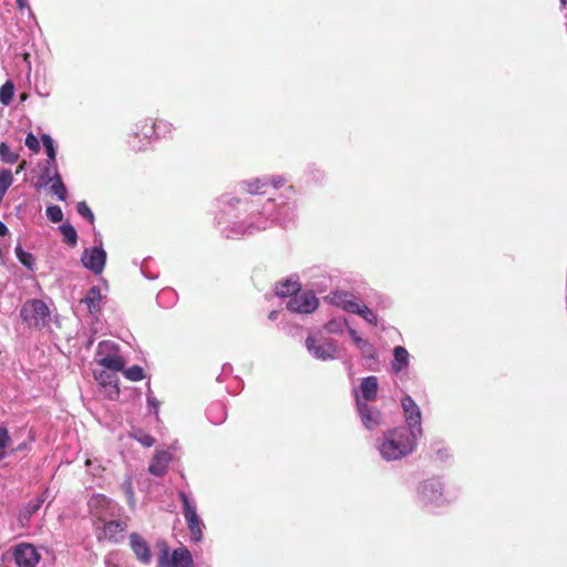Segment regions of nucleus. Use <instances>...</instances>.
Listing matches in <instances>:
<instances>
[{
    "mask_svg": "<svg viewBox=\"0 0 567 567\" xmlns=\"http://www.w3.org/2000/svg\"><path fill=\"white\" fill-rule=\"evenodd\" d=\"M8 231L7 226L0 220V236H4Z\"/></svg>",
    "mask_w": 567,
    "mask_h": 567,
    "instance_id": "de8ad7c7",
    "label": "nucleus"
},
{
    "mask_svg": "<svg viewBox=\"0 0 567 567\" xmlns=\"http://www.w3.org/2000/svg\"><path fill=\"white\" fill-rule=\"evenodd\" d=\"M379 383L377 377L370 375L361 380L359 391H354L355 398L359 396L362 402L373 401L378 395Z\"/></svg>",
    "mask_w": 567,
    "mask_h": 567,
    "instance_id": "ddd939ff",
    "label": "nucleus"
},
{
    "mask_svg": "<svg viewBox=\"0 0 567 567\" xmlns=\"http://www.w3.org/2000/svg\"><path fill=\"white\" fill-rule=\"evenodd\" d=\"M277 219L278 220H281V217L280 216H277ZM285 220V218H282V221Z\"/></svg>",
    "mask_w": 567,
    "mask_h": 567,
    "instance_id": "4d7b16f0",
    "label": "nucleus"
},
{
    "mask_svg": "<svg viewBox=\"0 0 567 567\" xmlns=\"http://www.w3.org/2000/svg\"><path fill=\"white\" fill-rule=\"evenodd\" d=\"M268 184L271 183L275 188L280 187L285 183V181L281 177H274L271 179L268 178Z\"/></svg>",
    "mask_w": 567,
    "mask_h": 567,
    "instance_id": "79ce46f5",
    "label": "nucleus"
},
{
    "mask_svg": "<svg viewBox=\"0 0 567 567\" xmlns=\"http://www.w3.org/2000/svg\"><path fill=\"white\" fill-rule=\"evenodd\" d=\"M330 300L333 305L351 313L359 311L361 306L352 293L346 291H336L331 293Z\"/></svg>",
    "mask_w": 567,
    "mask_h": 567,
    "instance_id": "4468645a",
    "label": "nucleus"
},
{
    "mask_svg": "<svg viewBox=\"0 0 567 567\" xmlns=\"http://www.w3.org/2000/svg\"><path fill=\"white\" fill-rule=\"evenodd\" d=\"M44 496L41 495V496H38L35 499H33L32 502H30L25 508L22 511L21 513V516L23 518H29L31 515H33L34 513H37L40 507L42 506V504L44 503Z\"/></svg>",
    "mask_w": 567,
    "mask_h": 567,
    "instance_id": "c85d7f7f",
    "label": "nucleus"
},
{
    "mask_svg": "<svg viewBox=\"0 0 567 567\" xmlns=\"http://www.w3.org/2000/svg\"><path fill=\"white\" fill-rule=\"evenodd\" d=\"M124 375L131 381H141L144 379V370L140 365H133L123 371Z\"/></svg>",
    "mask_w": 567,
    "mask_h": 567,
    "instance_id": "473e14b6",
    "label": "nucleus"
},
{
    "mask_svg": "<svg viewBox=\"0 0 567 567\" xmlns=\"http://www.w3.org/2000/svg\"><path fill=\"white\" fill-rule=\"evenodd\" d=\"M48 316L49 309L47 305L39 299L27 301L20 310L22 321L30 327L43 326Z\"/></svg>",
    "mask_w": 567,
    "mask_h": 567,
    "instance_id": "20e7f679",
    "label": "nucleus"
},
{
    "mask_svg": "<svg viewBox=\"0 0 567 567\" xmlns=\"http://www.w3.org/2000/svg\"><path fill=\"white\" fill-rule=\"evenodd\" d=\"M392 370L394 373H400L409 365V352L404 347L398 346L393 349Z\"/></svg>",
    "mask_w": 567,
    "mask_h": 567,
    "instance_id": "f3484780",
    "label": "nucleus"
},
{
    "mask_svg": "<svg viewBox=\"0 0 567 567\" xmlns=\"http://www.w3.org/2000/svg\"><path fill=\"white\" fill-rule=\"evenodd\" d=\"M81 261L82 265L93 274H102L106 262V251L103 249L102 243L100 241L95 247L85 248Z\"/></svg>",
    "mask_w": 567,
    "mask_h": 567,
    "instance_id": "6e6552de",
    "label": "nucleus"
},
{
    "mask_svg": "<svg viewBox=\"0 0 567 567\" xmlns=\"http://www.w3.org/2000/svg\"><path fill=\"white\" fill-rule=\"evenodd\" d=\"M420 440L405 427H393L380 435L374 443L380 457L386 462L402 460L412 454Z\"/></svg>",
    "mask_w": 567,
    "mask_h": 567,
    "instance_id": "f257e3e1",
    "label": "nucleus"
},
{
    "mask_svg": "<svg viewBox=\"0 0 567 567\" xmlns=\"http://www.w3.org/2000/svg\"><path fill=\"white\" fill-rule=\"evenodd\" d=\"M179 498L183 503L184 516L190 533V538L196 543L200 542L203 538L204 524L196 513V506L184 492H179Z\"/></svg>",
    "mask_w": 567,
    "mask_h": 567,
    "instance_id": "39448f33",
    "label": "nucleus"
},
{
    "mask_svg": "<svg viewBox=\"0 0 567 567\" xmlns=\"http://www.w3.org/2000/svg\"><path fill=\"white\" fill-rule=\"evenodd\" d=\"M265 228H266V224H262V225H259V226L256 227V229H258V230L259 229H265Z\"/></svg>",
    "mask_w": 567,
    "mask_h": 567,
    "instance_id": "864d4df0",
    "label": "nucleus"
},
{
    "mask_svg": "<svg viewBox=\"0 0 567 567\" xmlns=\"http://www.w3.org/2000/svg\"><path fill=\"white\" fill-rule=\"evenodd\" d=\"M130 545L136 558L143 564H150L152 559L150 546L144 538L137 534H132Z\"/></svg>",
    "mask_w": 567,
    "mask_h": 567,
    "instance_id": "2eb2a0df",
    "label": "nucleus"
},
{
    "mask_svg": "<svg viewBox=\"0 0 567 567\" xmlns=\"http://www.w3.org/2000/svg\"><path fill=\"white\" fill-rule=\"evenodd\" d=\"M355 313L373 326H375L378 322L377 315L364 305H361L359 311H357Z\"/></svg>",
    "mask_w": 567,
    "mask_h": 567,
    "instance_id": "72a5a7b5",
    "label": "nucleus"
},
{
    "mask_svg": "<svg viewBox=\"0 0 567 567\" xmlns=\"http://www.w3.org/2000/svg\"><path fill=\"white\" fill-rule=\"evenodd\" d=\"M300 289V285L297 280L289 278L282 282H279L276 287V293L280 297L295 296Z\"/></svg>",
    "mask_w": 567,
    "mask_h": 567,
    "instance_id": "412c9836",
    "label": "nucleus"
},
{
    "mask_svg": "<svg viewBox=\"0 0 567 567\" xmlns=\"http://www.w3.org/2000/svg\"><path fill=\"white\" fill-rule=\"evenodd\" d=\"M41 140L48 155V165H54L56 153L53 140L48 134H43Z\"/></svg>",
    "mask_w": 567,
    "mask_h": 567,
    "instance_id": "393cba45",
    "label": "nucleus"
},
{
    "mask_svg": "<svg viewBox=\"0 0 567 567\" xmlns=\"http://www.w3.org/2000/svg\"><path fill=\"white\" fill-rule=\"evenodd\" d=\"M131 436L136 440L137 442H140L143 446H146V447H150L154 444V439L143 432L142 430L137 429V430H133V432L131 433Z\"/></svg>",
    "mask_w": 567,
    "mask_h": 567,
    "instance_id": "7c9ffc66",
    "label": "nucleus"
},
{
    "mask_svg": "<svg viewBox=\"0 0 567 567\" xmlns=\"http://www.w3.org/2000/svg\"><path fill=\"white\" fill-rule=\"evenodd\" d=\"M401 408L403 411L405 425H401L400 427H405L410 431V433H413L421 439L423 430L421 425L422 413L419 405L410 395H404L401 399Z\"/></svg>",
    "mask_w": 567,
    "mask_h": 567,
    "instance_id": "7ed1b4c3",
    "label": "nucleus"
},
{
    "mask_svg": "<svg viewBox=\"0 0 567 567\" xmlns=\"http://www.w3.org/2000/svg\"><path fill=\"white\" fill-rule=\"evenodd\" d=\"M346 326V321L332 319L324 324V330L329 333H341Z\"/></svg>",
    "mask_w": 567,
    "mask_h": 567,
    "instance_id": "f704fd0d",
    "label": "nucleus"
},
{
    "mask_svg": "<svg viewBox=\"0 0 567 567\" xmlns=\"http://www.w3.org/2000/svg\"><path fill=\"white\" fill-rule=\"evenodd\" d=\"M52 176H53V173L51 172L50 167L44 168L40 176V184L43 186L50 185L52 183V181H51Z\"/></svg>",
    "mask_w": 567,
    "mask_h": 567,
    "instance_id": "a19ab883",
    "label": "nucleus"
},
{
    "mask_svg": "<svg viewBox=\"0 0 567 567\" xmlns=\"http://www.w3.org/2000/svg\"><path fill=\"white\" fill-rule=\"evenodd\" d=\"M420 496L425 505L439 507L444 504L442 484L437 480H429L420 487Z\"/></svg>",
    "mask_w": 567,
    "mask_h": 567,
    "instance_id": "1a4fd4ad",
    "label": "nucleus"
},
{
    "mask_svg": "<svg viewBox=\"0 0 567 567\" xmlns=\"http://www.w3.org/2000/svg\"><path fill=\"white\" fill-rule=\"evenodd\" d=\"M45 213H47V217L52 223H59L63 219V213L59 206H55V205L48 206Z\"/></svg>",
    "mask_w": 567,
    "mask_h": 567,
    "instance_id": "c9c22d12",
    "label": "nucleus"
},
{
    "mask_svg": "<svg viewBox=\"0 0 567 567\" xmlns=\"http://www.w3.org/2000/svg\"><path fill=\"white\" fill-rule=\"evenodd\" d=\"M52 183L50 184V189L53 195L58 197L60 200L66 199V188L62 182V178L58 172L53 173L51 178Z\"/></svg>",
    "mask_w": 567,
    "mask_h": 567,
    "instance_id": "4be33fe9",
    "label": "nucleus"
},
{
    "mask_svg": "<svg viewBox=\"0 0 567 567\" xmlns=\"http://www.w3.org/2000/svg\"><path fill=\"white\" fill-rule=\"evenodd\" d=\"M14 94V85L11 81H7L0 87V103L3 105H9L12 101Z\"/></svg>",
    "mask_w": 567,
    "mask_h": 567,
    "instance_id": "cd10ccee",
    "label": "nucleus"
},
{
    "mask_svg": "<svg viewBox=\"0 0 567 567\" xmlns=\"http://www.w3.org/2000/svg\"><path fill=\"white\" fill-rule=\"evenodd\" d=\"M207 415L212 423L219 424L226 419L225 408L219 403L214 404L209 408Z\"/></svg>",
    "mask_w": 567,
    "mask_h": 567,
    "instance_id": "b1692460",
    "label": "nucleus"
},
{
    "mask_svg": "<svg viewBox=\"0 0 567 567\" xmlns=\"http://www.w3.org/2000/svg\"><path fill=\"white\" fill-rule=\"evenodd\" d=\"M110 501L103 495H95L89 501L91 512L99 518L102 516V509L110 506Z\"/></svg>",
    "mask_w": 567,
    "mask_h": 567,
    "instance_id": "5701e85b",
    "label": "nucleus"
},
{
    "mask_svg": "<svg viewBox=\"0 0 567 567\" xmlns=\"http://www.w3.org/2000/svg\"><path fill=\"white\" fill-rule=\"evenodd\" d=\"M0 158L2 162L13 164L18 161L19 154L10 150L6 143L0 144Z\"/></svg>",
    "mask_w": 567,
    "mask_h": 567,
    "instance_id": "c756f323",
    "label": "nucleus"
},
{
    "mask_svg": "<svg viewBox=\"0 0 567 567\" xmlns=\"http://www.w3.org/2000/svg\"><path fill=\"white\" fill-rule=\"evenodd\" d=\"M563 4H566L567 3V0H560Z\"/></svg>",
    "mask_w": 567,
    "mask_h": 567,
    "instance_id": "6e6d98bb",
    "label": "nucleus"
},
{
    "mask_svg": "<svg viewBox=\"0 0 567 567\" xmlns=\"http://www.w3.org/2000/svg\"><path fill=\"white\" fill-rule=\"evenodd\" d=\"M25 167V162L23 161L17 168V174H19L20 172H22Z\"/></svg>",
    "mask_w": 567,
    "mask_h": 567,
    "instance_id": "3c124183",
    "label": "nucleus"
},
{
    "mask_svg": "<svg viewBox=\"0 0 567 567\" xmlns=\"http://www.w3.org/2000/svg\"><path fill=\"white\" fill-rule=\"evenodd\" d=\"M305 346L309 354L321 361L333 360L337 357L336 341L322 336L321 333L308 334Z\"/></svg>",
    "mask_w": 567,
    "mask_h": 567,
    "instance_id": "f03ea898",
    "label": "nucleus"
},
{
    "mask_svg": "<svg viewBox=\"0 0 567 567\" xmlns=\"http://www.w3.org/2000/svg\"><path fill=\"white\" fill-rule=\"evenodd\" d=\"M37 93L40 95V96H43V97H48L50 95V91L49 90H40V89H37Z\"/></svg>",
    "mask_w": 567,
    "mask_h": 567,
    "instance_id": "49530a36",
    "label": "nucleus"
},
{
    "mask_svg": "<svg viewBox=\"0 0 567 567\" xmlns=\"http://www.w3.org/2000/svg\"><path fill=\"white\" fill-rule=\"evenodd\" d=\"M349 334L364 358H368V359L375 358V350L369 341L362 339L357 333V331L351 328L349 329Z\"/></svg>",
    "mask_w": 567,
    "mask_h": 567,
    "instance_id": "6ab92c4d",
    "label": "nucleus"
},
{
    "mask_svg": "<svg viewBox=\"0 0 567 567\" xmlns=\"http://www.w3.org/2000/svg\"><path fill=\"white\" fill-rule=\"evenodd\" d=\"M276 318H277V311H271V312L269 313V319H270V320H275Z\"/></svg>",
    "mask_w": 567,
    "mask_h": 567,
    "instance_id": "603ef678",
    "label": "nucleus"
},
{
    "mask_svg": "<svg viewBox=\"0 0 567 567\" xmlns=\"http://www.w3.org/2000/svg\"><path fill=\"white\" fill-rule=\"evenodd\" d=\"M357 410L361 422L367 430L373 431L382 424V413L378 409L370 406L368 403L362 402L359 396H357Z\"/></svg>",
    "mask_w": 567,
    "mask_h": 567,
    "instance_id": "9b49d317",
    "label": "nucleus"
},
{
    "mask_svg": "<svg viewBox=\"0 0 567 567\" xmlns=\"http://www.w3.org/2000/svg\"><path fill=\"white\" fill-rule=\"evenodd\" d=\"M95 380H99L102 385H106L105 381L103 380V373H101L100 375H95Z\"/></svg>",
    "mask_w": 567,
    "mask_h": 567,
    "instance_id": "8fccbe9b",
    "label": "nucleus"
},
{
    "mask_svg": "<svg viewBox=\"0 0 567 567\" xmlns=\"http://www.w3.org/2000/svg\"><path fill=\"white\" fill-rule=\"evenodd\" d=\"M13 556L19 567H34L40 559L37 548L25 543L16 546Z\"/></svg>",
    "mask_w": 567,
    "mask_h": 567,
    "instance_id": "f8f14e48",
    "label": "nucleus"
},
{
    "mask_svg": "<svg viewBox=\"0 0 567 567\" xmlns=\"http://www.w3.org/2000/svg\"><path fill=\"white\" fill-rule=\"evenodd\" d=\"M10 440L8 430L6 426H0V460L4 457L6 452L4 447L7 446Z\"/></svg>",
    "mask_w": 567,
    "mask_h": 567,
    "instance_id": "58836bf2",
    "label": "nucleus"
},
{
    "mask_svg": "<svg viewBox=\"0 0 567 567\" xmlns=\"http://www.w3.org/2000/svg\"><path fill=\"white\" fill-rule=\"evenodd\" d=\"M105 567H124L122 564V555L118 553H110L105 557Z\"/></svg>",
    "mask_w": 567,
    "mask_h": 567,
    "instance_id": "e433bc0d",
    "label": "nucleus"
},
{
    "mask_svg": "<svg viewBox=\"0 0 567 567\" xmlns=\"http://www.w3.org/2000/svg\"><path fill=\"white\" fill-rule=\"evenodd\" d=\"M158 567H194L192 554L186 548H177L171 553L165 547L158 557Z\"/></svg>",
    "mask_w": 567,
    "mask_h": 567,
    "instance_id": "423d86ee",
    "label": "nucleus"
},
{
    "mask_svg": "<svg viewBox=\"0 0 567 567\" xmlns=\"http://www.w3.org/2000/svg\"><path fill=\"white\" fill-rule=\"evenodd\" d=\"M268 178H255L251 181H246L244 184L246 189L250 194L264 193V187L268 185Z\"/></svg>",
    "mask_w": 567,
    "mask_h": 567,
    "instance_id": "bb28decb",
    "label": "nucleus"
},
{
    "mask_svg": "<svg viewBox=\"0 0 567 567\" xmlns=\"http://www.w3.org/2000/svg\"><path fill=\"white\" fill-rule=\"evenodd\" d=\"M97 355L99 363L109 370L122 371L125 365L124 359L118 354L114 344L109 341L100 342Z\"/></svg>",
    "mask_w": 567,
    "mask_h": 567,
    "instance_id": "0eeeda50",
    "label": "nucleus"
},
{
    "mask_svg": "<svg viewBox=\"0 0 567 567\" xmlns=\"http://www.w3.org/2000/svg\"><path fill=\"white\" fill-rule=\"evenodd\" d=\"M126 525L122 522L110 520L104 524L103 527V537L111 542H118L123 532L125 530Z\"/></svg>",
    "mask_w": 567,
    "mask_h": 567,
    "instance_id": "a211bd4d",
    "label": "nucleus"
},
{
    "mask_svg": "<svg viewBox=\"0 0 567 567\" xmlns=\"http://www.w3.org/2000/svg\"><path fill=\"white\" fill-rule=\"evenodd\" d=\"M156 131V125L153 124L147 131L143 133L145 138H150L153 133Z\"/></svg>",
    "mask_w": 567,
    "mask_h": 567,
    "instance_id": "a18cd8bd",
    "label": "nucleus"
},
{
    "mask_svg": "<svg viewBox=\"0 0 567 567\" xmlns=\"http://www.w3.org/2000/svg\"><path fill=\"white\" fill-rule=\"evenodd\" d=\"M18 2V6L20 9H23L24 7H27V0H17Z\"/></svg>",
    "mask_w": 567,
    "mask_h": 567,
    "instance_id": "09e8293b",
    "label": "nucleus"
},
{
    "mask_svg": "<svg viewBox=\"0 0 567 567\" xmlns=\"http://www.w3.org/2000/svg\"><path fill=\"white\" fill-rule=\"evenodd\" d=\"M118 394H120V390H118L117 385L116 384L111 385L109 396L111 399H114V398H117Z\"/></svg>",
    "mask_w": 567,
    "mask_h": 567,
    "instance_id": "37998d69",
    "label": "nucleus"
},
{
    "mask_svg": "<svg viewBox=\"0 0 567 567\" xmlns=\"http://www.w3.org/2000/svg\"><path fill=\"white\" fill-rule=\"evenodd\" d=\"M171 291H166V293H169ZM165 295V291H162L159 298H162Z\"/></svg>",
    "mask_w": 567,
    "mask_h": 567,
    "instance_id": "5fc2aeb1",
    "label": "nucleus"
},
{
    "mask_svg": "<svg viewBox=\"0 0 567 567\" xmlns=\"http://www.w3.org/2000/svg\"><path fill=\"white\" fill-rule=\"evenodd\" d=\"M171 458L172 456L168 452L157 451L148 466L150 473L155 476H163L166 473Z\"/></svg>",
    "mask_w": 567,
    "mask_h": 567,
    "instance_id": "dca6fc26",
    "label": "nucleus"
},
{
    "mask_svg": "<svg viewBox=\"0 0 567 567\" xmlns=\"http://www.w3.org/2000/svg\"><path fill=\"white\" fill-rule=\"evenodd\" d=\"M318 305V299L312 292H302L292 296L287 302V308L297 313H311Z\"/></svg>",
    "mask_w": 567,
    "mask_h": 567,
    "instance_id": "9d476101",
    "label": "nucleus"
},
{
    "mask_svg": "<svg viewBox=\"0 0 567 567\" xmlns=\"http://www.w3.org/2000/svg\"><path fill=\"white\" fill-rule=\"evenodd\" d=\"M60 230L63 235L64 241L74 247L78 243V233L75 228L70 224H63L60 226Z\"/></svg>",
    "mask_w": 567,
    "mask_h": 567,
    "instance_id": "a878e982",
    "label": "nucleus"
},
{
    "mask_svg": "<svg viewBox=\"0 0 567 567\" xmlns=\"http://www.w3.org/2000/svg\"><path fill=\"white\" fill-rule=\"evenodd\" d=\"M25 146L34 152L38 153L40 151V142L32 133H29L25 137Z\"/></svg>",
    "mask_w": 567,
    "mask_h": 567,
    "instance_id": "ea45409f",
    "label": "nucleus"
},
{
    "mask_svg": "<svg viewBox=\"0 0 567 567\" xmlns=\"http://www.w3.org/2000/svg\"><path fill=\"white\" fill-rule=\"evenodd\" d=\"M147 402H148L150 405H152L154 408L155 413L157 414L158 402L156 401V399L154 396L148 395L147 396Z\"/></svg>",
    "mask_w": 567,
    "mask_h": 567,
    "instance_id": "c03bdc74",
    "label": "nucleus"
},
{
    "mask_svg": "<svg viewBox=\"0 0 567 567\" xmlns=\"http://www.w3.org/2000/svg\"><path fill=\"white\" fill-rule=\"evenodd\" d=\"M76 210L79 215L86 218L90 223L94 221V215L85 202L78 203Z\"/></svg>",
    "mask_w": 567,
    "mask_h": 567,
    "instance_id": "4c0bfd02",
    "label": "nucleus"
},
{
    "mask_svg": "<svg viewBox=\"0 0 567 567\" xmlns=\"http://www.w3.org/2000/svg\"><path fill=\"white\" fill-rule=\"evenodd\" d=\"M16 255L19 261L28 269H33L34 259L30 252L24 251L20 246L16 248Z\"/></svg>",
    "mask_w": 567,
    "mask_h": 567,
    "instance_id": "2f4dec72",
    "label": "nucleus"
},
{
    "mask_svg": "<svg viewBox=\"0 0 567 567\" xmlns=\"http://www.w3.org/2000/svg\"><path fill=\"white\" fill-rule=\"evenodd\" d=\"M91 313L97 312L101 308L102 295L97 287H92L83 299Z\"/></svg>",
    "mask_w": 567,
    "mask_h": 567,
    "instance_id": "aec40b11",
    "label": "nucleus"
}]
</instances>
